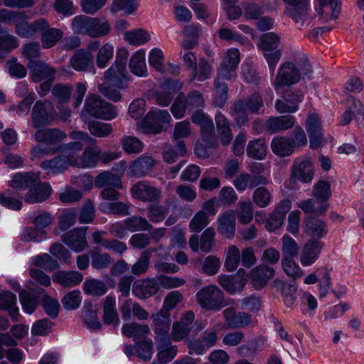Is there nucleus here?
I'll return each mask as SVG.
<instances>
[{"instance_id":"nucleus-1","label":"nucleus","mask_w":364,"mask_h":364,"mask_svg":"<svg viewBox=\"0 0 364 364\" xmlns=\"http://www.w3.org/2000/svg\"><path fill=\"white\" fill-rule=\"evenodd\" d=\"M291 61L283 63L273 82L276 91L287 86L289 87L299 82L301 73L308 75L312 72V67L306 55L300 51H293L290 54Z\"/></svg>"},{"instance_id":"nucleus-2","label":"nucleus","mask_w":364,"mask_h":364,"mask_svg":"<svg viewBox=\"0 0 364 364\" xmlns=\"http://www.w3.org/2000/svg\"><path fill=\"white\" fill-rule=\"evenodd\" d=\"M69 136L73 140H80V141H72L68 144L57 146L55 148L43 149L40 146H36L33 149L34 155L41 157L45 154L48 155L56 152H62L70 166L78 167L80 160L79 153L83 149L82 142L92 145L95 143L96 140L87 133L81 131H73L69 134Z\"/></svg>"},{"instance_id":"nucleus-3","label":"nucleus","mask_w":364,"mask_h":364,"mask_svg":"<svg viewBox=\"0 0 364 364\" xmlns=\"http://www.w3.org/2000/svg\"><path fill=\"white\" fill-rule=\"evenodd\" d=\"M279 43L280 37L273 32L261 35L257 43L258 48L263 52V55L272 74H274L277 65L282 57V51L278 48Z\"/></svg>"},{"instance_id":"nucleus-4","label":"nucleus","mask_w":364,"mask_h":364,"mask_svg":"<svg viewBox=\"0 0 364 364\" xmlns=\"http://www.w3.org/2000/svg\"><path fill=\"white\" fill-rule=\"evenodd\" d=\"M129 57L128 50L124 48H119L117 51L115 62L105 71V77L115 85L118 89L126 87L128 72L127 63Z\"/></svg>"},{"instance_id":"nucleus-5","label":"nucleus","mask_w":364,"mask_h":364,"mask_svg":"<svg viewBox=\"0 0 364 364\" xmlns=\"http://www.w3.org/2000/svg\"><path fill=\"white\" fill-rule=\"evenodd\" d=\"M196 301L201 308L209 311H219L227 305L223 291L215 285H208L198 291Z\"/></svg>"},{"instance_id":"nucleus-6","label":"nucleus","mask_w":364,"mask_h":364,"mask_svg":"<svg viewBox=\"0 0 364 364\" xmlns=\"http://www.w3.org/2000/svg\"><path fill=\"white\" fill-rule=\"evenodd\" d=\"M84 109L90 116L104 120H111L117 115L115 106L96 95L86 98Z\"/></svg>"},{"instance_id":"nucleus-7","label":"nucleus","mask_w":364,"mask_h":364,"mask_svg":"<svg viewBox=\"0 0 364 364\" xmlns=\"http://www.w3.org/2000/svg\"><path fill=\"white\" fill-rule=\"evenodd\" d=\"M9 189L5 193H0V203L14 210H21V191H23V173H16L11 181H9Z\"/></svg>"},{"instance_id":"nucleus-8","label":"nucleus","mask_w":364,"mask_h":364,"mask_svg":"<svg viewBox=\"0 0 364 364\" xmlns=\"http://www.w3.org/2000/svg\"><path fill=\"white\" fill-rule=\"evenodd\" d=\"M171 121L168 111L156 109L149 111L141 122V129L144 134H157L160 133Z\"/></svg>"},{"instance_id":"nucleus-9","label":"nucleus","mask_w":364,"mask_h":364,"mask_svg":"<svg viewBox=\"0 0 364 364\" xmlns=\"http://www.w3.org/2000/svg\"><path fill=\"white\" fill-rule=\"evenodd\" d=\"M314 175V166L310 157L303 156L296 158L291 168V182L299 181L302 183H310Z\"/></svg>"},{"instance_id":"nucleus-10","label":"nucleus","mask_w":364,"mask_h":364,"mask_svg":"<svg viewBox=\"0 0 364 364\" xmlns=\"http://www.w3.org/2000/svg\"><path fill=\"white\" fill-rule=\"evenodd\" d=\"M131 194L134 198L144 203H158L162 198L161 189L145 181L134 183L131 188Z\"/></svg>"},{"instance_id":"nucleus-11","label":"nucleus","mask_w":364,"mask_h":364,"mask_svg":"<svg viewBox=\"0 0 364 364\" xmlns=\"http://www.w3.org/2000/svg\"><path fill=\"white\" fill-rule=\"evenodd\" d=\"M55 118V111L49 102H37L33 107L32 119L33 126L41 128L49 125Z\"/></svg>"},{"instance_id":"nucleus-12","label":"nucleus","mask_w":364,"mask_h":364,"mask_svg":"<svg viewBox=\"0 0 364 364\" xmlns=\"http://www.w3.org/2000/svg\"><path fill=\"white\" fill-rule=\"evenodd\" d=\"M87 229V227L74 228L63 234L61 240L73 251L82 252L88 246L86 238Z\"/></svg>"},{"instance_id":"nucleus-13","label":"nucleus","mask_w":364,"mask_h":364,"mask_svg":"<svg viewBox=\"0 0 364 364\" xmlns=\"http://www.w3.org/2000/svg\"><path fill=\"white\" fill-rule=\"evenodd\" d=\"M155 341L170 338L171 318L170 312L161 309L151 316Z\"/></svg>"},{"instance_id":"nucleus-14","label":"nucleus","mask_w":364,"mask_h":364,"mask_svg":"<svg viewBox=\"0 0 364 364\" xmlns=\"http://www.w3.org/2000/svg\"><path fill=\"white\" fill-rule=\"evenodd\" d=\"M240 62V52L236 48L229 49L220 65L218 76L230 80L236 76V69Z\"/></svg>"},{"instance_id":"nucleus-15","label":"nucleus","mask_w":364,"mask_h":364,"mask_svg":"<svg viewBox=\"0 0 364 364\" xmlns=\"http://www.w3.org/2000/svg\"><path fill=\"white\" fill-rule=\"evenodd\" d=\"M27 67L31 77L35 82H42L45 79L55 77L57 69L43 60H29Z\"/></svg>"},{"instance_id":"nucleus-16","label":"nucleus","mask_w":364,"mask_h":364,"mask_svg":"<svg viewBox=\"0 0 364 364\" xmlns=\"http://www.w3.org/2000/svg\"><path fill=\"white\" fill-rule=\"evenodd\" d=\"M303 95L299 90H287L281 99L275 103V109L279 113H293L298 109V104L302 100Z\"/></svg>"},{"instance_id":"nucleus-17","label":"nucleus","mask_w":364,"mask_h":364,"mask_svg":"<svg viewBox=\"0 0 364 364\" xmlns=\"http://www.w3.org/2000/svg\"><path fill=\"white\" fill-rule=\"evenodd\" d=\"M287 4L285 14L294 22H304L308 18L309 0H283Z\"/></svg>"},{"instance_id":"nucleus-18","label":"nucleus","mask_w":364,"mask_h":364,"mask_svg":"<svg viewBox=\"0 0 364 364\" xmlns=\"http://www.w3.org/2000/svg\"><path fill=\"white\" fill-rule=\"evenodd\" d=\"M318 15L324 21L336 19L341 10L342 0H317Z\"/></svg>"},{"instance_id":"nucleus-19","label":"nucleus","mask_w":364,"mask_h":364,"mask_svg":"<svg viewBox=\"0 0 364 364\" xmlns=\"http://www.w3.org/2000/svg\"><path fill=\"white\" fill-rule=\"evenodd\" d=\"M226 326L230 328H243L252 323V316L248 313H236L234 307H229L223 311Z\"/></svg>"},{"instance_id":"nucleus-20","label":"nucleus","mask_w":364,"mask_h":364,"mask_svg":"<svg viewBox=\"0 0 364 364\" xmlns=\"http://www.w3.org/2000/svg\"><path fill=\"white\" fill-rule=\"evenodd\" d=\"M182 83L176 80H166L161 85V91L156 93V101L158 105L166 107L173 100V94L180 90Z\"/></svg>"},{"instance_id":"nucleus-21","label":"nucleus","mask_w":364,"mask_h":364,"mask_svg":"<svg viewBox=\"0 0 364 364\" xmlns=\"http://www.w3.org/2000/svg\"><path fill=\"white\" fill-rule=\"evenodd\" d=\"M67 138L66 133L58 128H48L38 130L35 134V139L41 143L54 146H58L61 141Z\"/></svg>"},{"instance_id":"nucleus-22","label":"nucleus","mask_w":364,"mask_h":364,"mask_svg":"<svg viewBox=\"0 0 364 364\" xmlns=\"http://www.w3.org/2000/svg\"><path fill=\"white\" fill-rule=\"evenodd\" d=\"M159 288L156 279L147 278L136 282L132 288V293L139 299H146L156 294Z\"/></svg>"},{"instance_id":"nucleus-23","label":"nucleus","mask_w":364,"mask_h":364,"mask_svg":"<svg viewBox=\"0 0 364 364\" xmlns=\"http://www.w3.org/2000/svg\"><path fill=\"white\" fill-rule=\"evenodd\" d=\"M70 63L72 68L78 72L94 70L93 56L90 52L85 49L75 50L70 58Z\"/></svg>"},{"instance_id":"nucleus-24","label":"nucleus","mask_w":364,"mask_h":364,"mask_svg":"<svg viewBox=\"0 0 364 364\" xmlns=\"http://www.w3.org/2000/svg\"><path fill=\"white\" fill-rule=\"evenodd\" d=\"M323 246V242L318 240H309L302 248L300 258L301 264L309 266L314 264L318 259Z\"/></svg>"},{"instance_id":"nucleus-25","label":"nucleus","mask_w":364,"mask_h":364,"mask_svg":"<svg viewBox=\"0 0 364 364\" xmlns=\"http://www.w3.org/2000/svg\"><path fill=\"white\" fill-rule=\"evenodd\" d=\"M156 164V161L151 156L142 155L134 160L129 167V173L136 177H143L149 174Z\"/></svg>"},{"instance_id":"nucleus-26","label":"nucleus","mask_w":364,"mask_h":364,"mask_svg":"<svg viewBox=\"0 0 364 364\" xmlns=\"http://www.w3.org/2000/svg\"><path fill=\"white\" fill-rule=\"evenodd\" d=\"M306 129L309 135L311 147L314 149L318 148L321 145L323 139L318 114L313 113L309 115L306 120Z\"/></svg>"},{"instance_id":"nucleus-27","label":"nucleus","mask_w":364,"mask_h":364,"mask_svg":"<svg viewBox=\"0 0 364 364\" xmlns=\"http://www.w3.org/2000/svg\"><path fill=\"white\" fill-rule=\"evenodd\" d=\"M295 124V117L291 115L272 117L265 122L266 130L271 133H279L291 129Z\"/></svg>"},{"instance_id":"nucleus-28","label":"nucleus","mask_w":364,"mask_h":364,"mask_svg":"<svg viewBox=\"0 0 364 364\" xmlns=\"http://www.w3.org/2000/svg\"><path fill=\"white\" fill-rule=\"evenodd\" d=\"M235 213L228 210L218 217V229L219 232L226 238H232L235 233Z\"/></svg>"},{"instance_id":"nucleus-29","label":"nucleus","mask_w":364,"mask_h":364,"mask_svg":"<svg viewBox=\"0 0 364 364\" xmlns=\"http://www.w3.org/2000/svg\"><path fill=\"white\" fill-rule=\"evenodd\" d=\"M83 278L82 274L77 271L59 270L53 275V280L55 283L68 288L80 284Z\"/></svg>"},{"instance_id":"nucleus-30","label":"nucleus","mask_w":364,"mask_h":364,"mask_svg":"<svg viewBox=\"0 0 364 364\" xmlns=\"http://www.w3.org/2000/svg\"><path fill=\"white\" fill-rule=\"evenodd\" d=\"M274 274L273 268L262 264L251 269L250 279L253 286L258 289L264 287Z\"/></svg>"},{"instance_id":"nucleus-31","label":"nucleus","mask_w":364,"mask_h":364,"mask_svg":"<svg viewBox=\"0 0 364 364\" xmlns=\"http://www.w3.org/2000/svg\"><path fill=\"white\" fill-rule=\"evenodd\" d=\"M303 229L306 235L316 240L324 237L328 232L326 224L314 217H309L304 220Z\"/></svg>"},{"instance_id":"nucleus-32","label":"nucleus","mask_w":364,"mask_h":364,"mask_svg":"<svg viewBox=\"0 0 364 364\" xmlns=\"http://www.w3.org/2000/svg\"><path fill=\"white\" fill-rule=\"evenodd\" d=\"M171 341V338L155 341L158 360L161 363L171 362L177 354L178 347L172 345Z\"/></svg>"},{"instance_id":"nucleus-33","label":"nucleus","mask_w":364,"mask_h":364,"mask_svg":"<svg viewBox=\"0 0 364 364\" xmlns=\"http://www.w3.org/2000/svg\"><path fill=\"white\" fill-rule=\"evenodd\" d=\"M102 321L104 323L117 327L120 320L116 309V299L114 296H107L103 304Z\"/></svg>"},{"instance_id":"nucleus-34","label":"nucleus","mask_w":364,"mask_h":364,"mask_svg":"<svg viewBox=\"0 0 364 364\" xmlns=\"http://www.w3.org/2000/svg\"><path fill=\"white\" fill-rule=\"evenodd\" d=\"M51 192L52 188L48 183H39L30 188L26 193L25 201L30 203H41L49 198Z\"/></svg>"},{"instance_id":"nucleus-35","label":"nucleus","mask_w":364,"mask_h":364,"mask_svg":"<svg viewBox=\"0 0 364 364\" xmlns=\"http://www.w3.org/2000/svg\"><path fill=\"white\" fill-rule=\"evenodd\" d=\"M151 332L150 327L147 324H141L132 322L123 325L122 333L128 338H132L136 343V341L146 338V336Z\"/></svg>"},{"instance_id":"nucleus-36","label":"nucleus","mask_w":364,"mask_h":364,"mask_svg":"<svg viewBox=\"0 0 364 364\" xmlns=\"http://www.w3.org/2000/svg\"><path fill=\"white\" fill-rule=\"evenodd\" d=\"M248 109L242 99L235 100L230 108V115L234 122L238 126H242L248 122Z\"/></svg>"},{"instance_id":"nucleus-37","label":"nucleus","mask_w":364,"mask_h":364,"mask_svg":"<svg viewBox=\"0 0 364 364\" xmlns=\"http://www.w3.org/2000/svg\"><path fill=\"white\" fill-rule=\"evenodd\" d=\"M271 148L274 154L280 156H289L291 155L294 151L291 144L290 139L278 136L273 138L271 143Z\"/></svg>"},{"instance_id":"nucleus-38","label":"nucleus","mask_w":364,"mask_h":364,"mask_svg":"<svg viewBox=\"0 0 364 364\" xmlns=\"http://www.w3.org/2000/svg\"><path fill=\"white\" fill-rule=\"evenodd\" d=\"M215 120L221 143L223 145L229 144L232 139V134L228 119L221 112H219L215 115Z\"/></svg>"},{"instance_id":"nucleus-39","label":"nucleus","mask_w":364,"mask_h":364,"mask_svg":"<svg viewBox=\"0 0 364 364\" xmlns=\"http://www.w3.org/2000/svg\"><path fill=\"white\" fill-rule=\"evenodd\" d=\"M95 186L99 188L107 187H115L118 189L122 188V183L120 177L110 171H103L98 174L95 180Z\"/></svg>"},{"instance_id":"nucleus-40","label":"nucleus","mask_w":364,"mask_h":364,"mask_svg":"<svg viewBox=\"0 0 364 364\" xmlns=\"http://www.w3.org/2000/svg\"><path fill=\"white\" fill-rule=\"evenodd\" d=\"M18 46L17 38L0 27V62Z\"/></svg>"},{"instance_id":"nucleus-41","label":"nucleus","mask_w":364,"mask_h":364,"mask_svg":"<svg viewBox=\"0 0 364 364\" xmlns=\"http://www.w3.org/2000/svg\"><path fill=\"white\" fill-rule=\"evenodd\" d=\"M90 37L97 38L107 36L111 25L105 18L91 17Z\"/></svg>"},{"instance_id":"nucleus-42","label":"nucleus","mask_w":364,"mask_h":364,"mask_svg":"<svg viewBox=\"0 0 364 364\" xmlns=\"http://www.w3.org/2000/svg\"><path fill=\"white\" fill-rule=\"evenodd\" d=\"M186 153V147L183 141H178L176 146L166 144L162 151L164 160L168 164H173Z\"/></svg>"},{"instance_id":"nucleus-43","label":"nucleus","mask_w":364,"mask_h":364,"mask_svg":"<svg viewBox=\"0 0 364 364\" xmlns=\"http://www.w3.org/2000/svg\"><path fill=\"white\" fill-rule=\"evenodd\" d=\"M100 149L98 146H88L80 156L78 168H92L100 161Z\"/></svg>"},{"instance_id":"nucleus-44","label":"nucleus","mask_w":364,"mask_h":364,"mask_svg":"<svg viewBox=\"0 0 364 364\" xmlns=\"http://www.w3.org/2000/svg\"><path fill=\"white\" fill-rule=\"evenodd\" d=\"M63 33L59 28L50 27L48 23L47 28L41 35V41L43 48L48 49L53 47L63 37Z\"/></svg>"},{"instance_id":"nucleus-45","label":"nucleus","mask_w":364,"mask_h":364,"mask_svg":"<svg viewBox=\"0 0 364 364\" xmlns=\"http://www.w3.org/2000/svg\"><path fill=\"white\" fill-rule=\"evenodd\" d=\"M156 251L155 248L144 250L137 261L131 267V272L134 276H140L145 274L149 267L151 255Z\"/></svg>"},{"instance_id":"nucleus-46","label":"nucleus","mask_w":364,"mask_h":364,"mask_svg":"<svg viewBox=\"0 0 364 364\" xmlns=\"http://www.w3.org/2000/svg\"><path fill=\"white\" fill-rule=\"evenodd\" d=\"M82 318L85 324L90 328L99 330L101 323L99 321L97 309L90 302H85L82 309Z\"/></svg>"},{"instance_id":"nucleus-47","label":"nucleus","mask_w":364,"mask_h":364,"mask_svg":"<svg viewBox=\"0 0 364 364\" xmlns=\"http://www.w3.org/2000/svg\"><path fill=\"white\" fill-rule=\"evenodd\" d=\"M0 21L4 23L16 25V32L18 36H23V13L8 10L0 9Z\"/></svg>"},{"instance_id":"nucleus-48","label":"nucleus","mask_w":364,"mask_h":364,"mask_svg":"<svg viewBox=\"0 0 364 364\" xmlns=\"http://www.w3.org/2000/svg\"><path fill=\"white\" fill-rule=\"evenodd\" d=\"M129 68L131 72L139 77L146 76L147 74L145 62V53L138 51L135 53L129 60Z\"/></svg>"},{"instance_id":"nucleus-49","label":"nucleus","mask_w":364,"mask_h":364,"mask_svg":"<svg viewBox=\"0 0 364 364\" xmlns=\"http://www.w3.org/2000/svg\"><path fill=\"white\" fill-rule=\"evenodd\" d=\"M200 31V26L196 24H189L184 27L185 39L181 43L184 50H190L197 45Z\"/></svg>"},{"instance_id":"nucleus-50","label":"nucleus","mask_w":364,"mask_h":364,"mask_svg":"<svg viewBox=\"0 0 364 364\" xmlns=\"http://www.w3.org/2000/svg\"><path fill=\"white\" fill-rule=\"evenodd\" d=\"M83 291L89 296H101L106 294L107 287L103 281L89 279L83 283Z\"/></svg>"},{"instance_id":"nucleus-51","label":"nucleus","mask_w":364,"mask_h":364,"mask_svg":"<svg viewBox=\"0 0 364 364\" xmlns=\"http://www.w3.org/2000/svg\"><path fill=\"white\" fill-rule=\"evenodd\" d=\"M127 230L130 232L149 231L153 228L149 220L141 216L134 215L124 220Z\"/></svg>"},{"instance_id":"nucleus-52","label":"nucleus","mask_w":364,"mask_h":364,"mask_svg":"<svg viewBox=\"0 0 364 364\" xmlns=\"http://www.w3.org/2000/svg\"><path fill=\"white\" fill-rule=\"evenodd\" d=\"M48 26V21L43 18H39L33 21L24 19V38H33L41 33Z\"/></svg>"},{"instance_id":"nucleus-53","label":"nucleus","mask_w":364,"mask_h":364,"mask_svg":"<svg viewBox=\"0 0 364 364\" xmlns=\"http://www.w3.org/2000/svg\"><path fill=\"white\" fill-rule=\"evenodd\" d=\"M129 206L123 202H102L99 205V210L105 214H114L122 216L129 215Z\"/></svg>"},{"instance_id":"nucleus-54","label":"nucleus","mask_w":364,"mask_h":364,"mask_svg":"<svg viewBox=\"0 0 364 364\" xmlns=\"http://www.w3.org/2000/svg\"><path fill=\"white\" fill-rule=\"evenodd\" d=\"M16 295L9 291H2L0 292V310L5 309L10 311L11 318L16 321L18 314V309L13 306L16 304Z\"/></svg>"},{"instance_id":"nucleus-55","label":"nucleus","mask_w":364,"mask_h":364,"mask_svg":"<svg viewBox=\"0 0 364 364\" xmlns=\"http://www.w3.org/2000/svg\"><path fill=\"white\" fill-rule=\"evenodd\" d=\"M124 38L130 45L140 46L149 42L151 36L146 30L138 28L125 32Z\"/></svg>"},{"instance_id":"nucleus-56","label":"nucleus","mask_w":364,"mask_h":364,"mask_svg":"<svg viewBox=\"0 0 364 364\" xmlns=\"http://www.w3.org/2000/svg\"><path fill=\"white\" fill-rule=\"evenodd\" d=\"M247 154L251 158L258 160L263 159L267 154L264 139L259 138L250 141L247 147Z\"/></svg>"},{"instance_id":"nucleus-57","label":"nucleus","mask_w":364,"mask_h":364,"mask_svg":"<svg viewBox=\"0 0 364 364\" xmlns=\"http://www.w3.org/2000/svg\"><path fill=\"white\" fill-rule=\"evenodd\" d=\"M70 166L65 157L62 154L50 160H45L41 163V168L50 171L53 173H61Z\"/></svg>"},{"instance_id":"nucleus-58","label":"nucleus","mask_w":364,"mask_h":364,"mask_svg":"<svg viewBox=\"0 0 364 364\" xmlns=\"http://www.w3.org/2000/svg\"><path fill=\"white\" fill-rule=\"evenodd\" d=\"M183 100L188 112L203 109L205 106L203 95L198 90L190 91L187 95L183 93Z\"/></svg>"},{"instance_id":"nucleus-59","label":"nucleus","mask_w":364,"mask_h":364,"mask_svg":"<svg viewBox=\"0 0 364 364\" xmlns=\"http://www.w3.org/2000/svg\"><path fill=\"white\" fill-rule=\"evenodd\" d=\"M223 80L218 76L214 82L215 96L213 103L215 107L220 108L223 107L228 100V86Z\"/></svg>"},{"instance_id":"nucleus-60","label":"nucleus","mask_w":364,"mask_h":364,"mask_svg":"<svg viewBox=\"0 0 364 364\" xmlns=\"http://www.w3.org/2000/svg\"><path fill=\"white\" fill-rule=\"evenodd\" d=\"M218 282L219 284L231 294L242 291L245 284L243 279H237L228 276L219 277Z\"/></svg>"},{"instance_id":"nucleus-61","label":"nucleus","mask_w":364,"mask_h":364,"mask_svg":"<svg viewBox=\"0 0 364 364\" xmlns=\"http://www.w3.org/2000/svg\"><path fill=\"white\" fill-rule=\"evenodd\" d=\"M169 208L167 205L153 203L147 208V217L152 223H158L162 222L168 214Z\"/></svg>"},{"instance_id":"nucleus-62","label":"nucleus","mask_w":364,"mask_h":364,"mask_svg":"<svg viewBox=\"0 0 364 364\" xmlns=\"http://www.w3.org/2000/svg\"><path fill=\"white\" fill-rule=\"evenodd\" d=\"M121 146L124 151L128 154H137L142 151L143 143L136 136H125L122 138Z\"/></svg>"},{"instance_id":"nucleus-63","label":"nucleus","mask_w":364,"mask_h":364,"mask_svg":"<svg viewBox=\"0 0 364 364\" xmlns=\"http://www.w3.org/2000/svg\"><path fill=\"white\" fill-rule=\"evenodd\" d=\"M240 262V251L236 245L228 247L225 252V267L229 272L235 271Z\"/></svg>"},{"instance_id":"nucleus-64","label":"nucleus","mask_w":364,"mask_h":364,"mask_svg":"<svg viewBox=\"0 0 364 364\" xmlns=\"http://www.w3.org/2000/svg\"><path fill=\"white\" fill-rule=\"evenodd\" d=\"M87 128L92 135L100 138L107 137L113 132L112 124L99 121L88 122Z\"/></svg>"}]
</instances>
